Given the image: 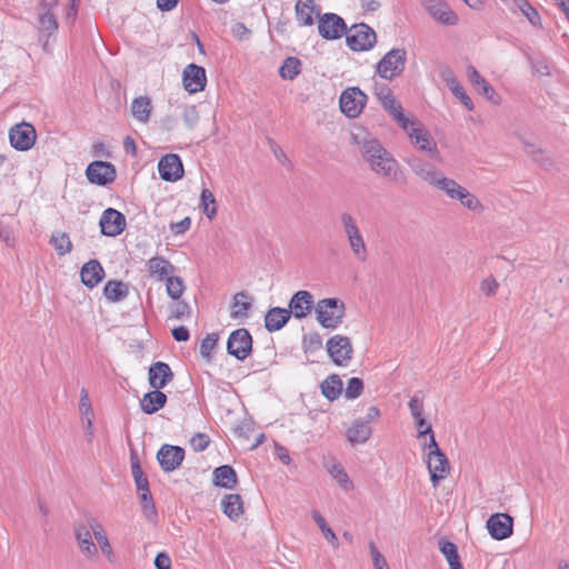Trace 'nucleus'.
Returning a JSON list of instances; mask_svg holds the SVG:
<instances>
[{
  "mask_svg": "<svg viewBox=\"0 0 569 569\" xmlns=\"http://www.w3.org/2000/svg\"><path fill=\"white\" fill-rule=\"evenodd\" d=\"M352 138L375 174L392 182L401 180L400 164L378 139L368 133H353Z\"/></svg>",
  "mask_w": 569,
  "mask_h": 569,
  "instance_id": "obj_1",
  "label": "nucleus"
},
{
  "mask_svg": "<svg viewBox=\"0 0 569 569\" xmlns=\"http://www.w3.org/2000/svg\"><path fill=\"white\" fill-rule=\"evenodd\" d=\"M408 136L411 144L419 151L426 152L435 160L440 159L437 142L425 128V126L415 117L402 114L395 121Z\"/></svg>",
  "mask_w": 569,
  "mask_h": 569,
  "instance_id": "obj_2",
  "label": "nucleus"
},
{
  "mask_svg": "<svg viewBox=\"0 0 569 569\" xmlns=\"http://www.w3.org/2000/svg\"><path fill=\"white\" fill-rule=\"evenodd\" d=\"M427 435L429 436V442L425 445V448L429 450L427 467L430 472V480L437 487L439 481L443 480L449 473L450 466L446 455L438 447L431 426L421 430L418 437L421 438Z\"/></svg>",
  "mask_w": 569,
  "mask_h": 569,
  "instance_id": "obj_3",
  "label": "nucleus"
},
{
  "mask_svg": "<svg viewBox=\"0 0 569 569\" xmlns=\"http://www.w3.org/2000/svg\"><path fill=\"white\" fill-rule=\"evenodd\" d=\"M339 220L352 256L356 260L365 262L368 259V247L356 217L349 212H342Z\"/></svg>",
  "mask_w": 569,
  "mask_h": 569,
  "instance_id": "obj_4",
  "label": "nucleus"
},
{
  "mask_svg": "<svg viewBox=\"0 0 569 569\" xmlns=\"http://www.w3.org/2000/svg\"><path fill=\"white\" fill-rule=\"evenodd\" d=\"M345 303L338 298H325L315 307L317 321L326 329L338 328L345 318Z\"/></svg>",
  "mask_w": 569,
  "mask_h": 569,
  "instance_id": "obj_5",
  "label": "nucleus"
},
{
  "mask_svg": "<svg viewBox=\"0 0 569 569\" xmlns=\"http://www.w3.org/2000/svg\"><path fill=\"white\" fill-rule=\"evenodd\" d=\"M439 191L443 192L450 200L458 201L471 212L481 213L485 210L479 198L452 178L448 177L442 186H440Z\"/></svg>",
  "mask_w": 569,
  "mask_h": 569,
  "instance_id": "obj_6",
  "label": "nucleus"
},
{
  "mask_svg": "<svg viewBox=\"0 0 569 569\" xmlns=\"http://www.w3.org/2000/svg\"><path fill=\"white\" fill-rule=\"evenodd\" d=\"M406 62L407 51L403 48H393L378 61L376 72L380 78L391 81L403 72Z\"/></svg>",
  "mask_w": 569,
  "mask_h": 569,
  "instance_id": "obj_7",
  "label": "nucleus"
},
{
  "mask_svg": "<svg viewBox=\"0 0 569 569\" xmlns=\"http://www.w3.org/2000/svg\"><path fill=\"white\" fill-rule=\"evenodd\" d=\"M406 162L416 177L437 190L440 189V186H442L448 178L435 164L418 156L409 157Z\"/></svg>",
  "mask_w": 569,
  "mask_h": 569,
  "instance_id": "obj_8",
  "label": "nucleus"
},
{
  "mask_svg": "<svg viewBox=\"0 0 569 569\" xmlns=\"http://www.w3.org/2000/svg\"><path fill=\"white\" fill-rule=\"evenodd\" d=\"M347 44L353 51H367L373 48L377 34L372 28L365 23L353 24L347 36Z\"/></svg>",
  "mask_w": 569,
  "mask_h": 569,
  "instance_id": "obj_9",
  "label": "nucleus"
},
{
  "mask_svg": "<svg viewBox=\"0 0 569 569\" xmlns=\"http://www.w3.org/2000/svg\"><path fill=\"white\" fill-rule=\"evenodd\" d=\"M339 102L342 113L357 118L367 103V96L358 87H351L342 91Z\"/></svg>",
  "mask_w": 569,
  "mask_h": 569,
  "instance_id": "obj_10",
  "label": "nucleus"
},
{
  "mask_svg": "<svg viewBox=\"0 0 569 569\" xmlns=\"http://www.w3.org/2000/svg\"><path fill=\"white\" fill-rule=\"evenodd\" d=\"M228 353L244 360L252 350V337L244 328L232 331L227 341Z\"/></svg>",
  "mask_w": 569,
  "mask_h": 569,
  "instance_id": "obj_11",
  "label": "nucleus"
},
{
  "mask_svg": "<svg viewBox=\"0 0 569 569\" xmlns=\"http://www.w3.org/2000/svg\"><path fill=\"white\" fill-rule=\"evenodd\" d=\"M327 351L336 365L346 366L352 357L351 341L346 336L336 335L327 341Z\"/></svg>",
  "mask_w": 569,
  "mask_h": 569,
  "instance_id": "obj_12",
  "label": "nucleus"
},
{
  "mask_svg": "<svg viewBox=\"0 0 569 569\" xmlns=\"http://www.w3.org/2000/svg\"><path fill=\"white\" fill-rule=\"evenodd\" d=\"M318 30L327 40L340 39L347 32L345 20L336 13H325L319 17Z\"/></svg>",
  "mask_w": 569,
  "mask_h": 569,
  "instance_id": "obj_13",
  "label": "nucleus"
},
{
  "mask_svg": "<svg viewBox=\"0 0 569 569\" xmlns=\"http://www.w3.org/2000/svg\"><path fill=\"white\" fill-rule=\"evenodd\" d=\"M37 133L34 128L27 122L16 124L10 129L9 139L11 146L20 151L31 149L36 142Z\"/></svg>",
  "mask_w": 569,
  "mask_h": 569,
  "instance_id": "obj_14",
  "label": "nucleus"
},
{
  "mask_svg": "<svg viewBox=\"0 0 569 569\" xmlns=\"http://www.w3.org/2000/svg\"><path fill=\"white\" fill-rule=\"evenodd\" d=\"M421 4L437 22L445 26L457 24L458 16L443 0H421Z\"/></svg>",
  "mask_w": 569,
  "mask_h": 569,
  "instance_id": "obj_15",
  "label": "nucleus"
},
{
  "mask_svg": "<svg viewBox=\"0 0 569 569\" xmlns=\"http://www.w3.org/2000/svg\"><path fill=\"white\" fill-rule=\"evenodd\" d=\"M101 233L108 237H117L126 229V217L113 208L106 209L99 221Z\"/></svg>",
  "mask_w": 569,
  "mask_h": 569,
  "instance_id": "obj_16",
  "label": "nucleus"
},
{
  "mask_svg": "<svg viewBox=\"0 0 569 569\" xmlns=\"http://www.w3.org/2000/svg\"><path fill=\"white\" fill-rule=\"evenodd\" d=\"M373 94L393 121L405 114L400 102L395 99L391 89L386 83L376 82L373 86Z\"/></svg>",
  "mask_w": 569,
  "mask_h": 569,
  "instance_id": "obj_17",
  "label": "nucleus"
},
{
  "mask_svg": "<svg viewBox=\"0 0 569 569\" xmlns=\"http://www.w3.org/2000/svg\"><path fill=\"white\" fill-rule=\"evenodd\" d=\"M86 176L91 183L106 186L116 179V168L107 161H93L88 166Z\"/></svg>",
  "mask_w": 569,
  "mask_h": 569,
  "instance_id": "obj_18",
  "label": "nucleus"
},
{
  "mask_svg": "<svg viewBox=\"0 0 569 569\" xmlns=\"http://www.w3.org/2000/svg\"><path fill=\"white\" fill-rule=\"evenodd\" d=\"M183 458L184 450L178 446L163 445L157 453L159 465L166 472H170L179 468Z\"/></svg>",
  "mask_w": 569,
  "mask_h": 569,
  "instance_id": "obj_19",
  "label": "nucleus"
},
{
  "mask_svg": "<svg viewBox=\"0 0 569 569\" xmlns=\"http://www.w3.org/2000/svg\"><path fill=\"white\" fill-rule=\"evenodd\" d=\"M159 174L164 181H177L183 176V166L178 154L168 153L158 163Z\"/></svg>",
  "mask_w": 569,
  "mask_h": 569,
  "instance_id": "obj_20",
  "label": "nucleus"
},
{
  "mask_svg": "<svg viewBox=\"0 0 569 569\" xmlns=\"http://www.w3.org/2000/svg\"><path fill=\"white\" fill-rule=\"evenodd\" d=\"M513 519L507 513H495L487 520V529L496 540H503L512 535Z\"/></svg>",
  "mask_w": 569,
  "mask_h": 569,
  "instance_id": "obj_21",
  "label": "nucleus"
},
{
  "mask_svg": "<svg viewBox=\"0 0 569 569\" xmlns=\"http://www.w3.org/2000/svg\"><path fill=\"white\" fill-rule=\"evenodd\" d=\"M184 89L190 93H197L204 89L207 77L204 68L194 63L188 64L182 73Z\"/></svg>",
  "mask_w": 569,
  "mask_h": 569,
  "instance_id": "obj_22",
  "label": "nucleus"
},
{
  "mask_svg": "<svg viewBox=\"0 0 569 569\" xmlns=\"http://www.w3.org/2000/svg\"><path fill=\"white\" fill-rule=\"evenodd\" d=\"M313 308V296L307 290L297 291L290 299V315L297 319L306 318Z\"/></svg>",
  "mask_w": 569,
  "mask_h": 569,
  "instance_id": "obj_23",
  "label": "nucleus"
},
{
  "mask_svg": "<svg viewBox=\"0 0 569 569\" xmlns=\"http://www.w3.org/2000/svg\"><path fill=\"white\" fill-rule=\"evenodd\" d=\"M467 76L470 83L475 89L482 96H485L491 103L499 104L500 98L490 86V83L477 71L473 66H469L467 69Z\"/></svg>",
  "mask_w": 569,
  "mask_h": 569,
  "instance_id": "obj_24",
  "label": "nucleus"
},
{
  "mask_svg": "<svg viewBox=\"0 0 569 569\" xmlns=\"http://www.w3.org/2000/svg\"><path fill=\"white\" fill-rule=\"evenodd\" d=\"M173 379V372L170 366L162 361H157L149 368V383L152 389H163Z\"/></svg>",
  "mask_w": 569,
  "mask_h": 569,
  "instance_id": "obj_25",
  "label": "nucleus"
},
{
  "mask_svg": "<svg viewBox=\"0 0 569 569\" xmlns=\"http://www.w3.org/2000/svg\"><path fill=\"white\" fill-rule=\"evenodd\" d=\"M147 271L151 278L158 281L166 280L169 276L173 274L174 267L163 257H152L147 261Z\"/></svg>",
  "mask_w": 569,
  "mask_h": 569,
  "instance_id": "obj_26",
  "label": "nucleus"
},
{
  "mask_svg": "<svg viewBox=\"0 0 569 569\" xmlns=\"http://www.w3.org/2000/svg\"><path fill=\"white\" fill-rule=\"evenodd\" d=\"M81 281L88 288H94L104 277V270L98 260H90L81 268Z\"/></svg>",
  "mask_w": 569,
  "mask_h": 569,
  "instance_id": "obj_27",
  "label": "nucleus"
},
{
  "mask_svg": "<svg viewBox=\"0 0 569 569\" xmlns=\"http://www.w3.org/2000/svg\"><path fill=\"white\" fill-rule=\"evenodd\" d=\"M223 513L232 521H237L243 513L242 498L238 493H228L221 500Z\"/></svg>",
  "mask_w": 569,
  "mask_h": 569,
  "instance_id": "obj_28",
  "label": "nucleus"
},
{
  "mask_svg": "<svg viewBox=\"0 0 569 569\" xmlns=\"http://www.w3.org/2000/svg\"><path fill=\"white\" fill-rule=\"evenodd\" d=\"M290 319V311L284 308H271L264 317V327L269 332L280 330Z\"/></svg>",
  "mask_w": 569,
  "mask_h": 569,
  "instance_id": "obj_29",
  "label": "nucleus"
},
{
  "mask_svg": "<svg viewBox=\"0 0 569 569\" xmlns=\"http://www.w3.org/2000/svg\"><path fill=\"white\" fill-rule=\"evenodd\" d=\"M167 402V396L161 389H153L147 392L141 399V409L148 415H152L164 407Z\"/></svg>",
  "mask_w": 569,
  "mask_h": 569,
  "instance_id": "obj_30",
  "label": "nucleus"
},
{
  "mask_svg": "<svg viewBox=\"0 0 569 569\" xmlns=\"http://www.w3.org/2000/svg\"><path fill=\"white\" fill-rule=\"evenodd\" d=\"M442 79L447 82L448 87L450 88L452 94L458 98L461 103L468 109H473V102L471 99L466 94L462 86L453 74V72L449 69H446L441 73Z\"/></svg>",
  "mask_w": 569,
  "mask_h": 569,
  "instance_id": "obj_31",
  "label": "nucleus"
},
{
  "mask_svg": "<svg viewBox=\"0 0 569 569\" xmlns=\"http://www.w3.org/2000/svg\"><path fill=\"white\" fill-rule=\"evenodd\" d=\"M326 470L330 473V476L337 481V483L346 491H349L353 488V483L350 480L348 473L343 469V467L337 462L333 458H330L323 463Z\"/></svg>",
  "mask_w": 569,
  "mask_h": 569,
  "instance_id": "obj_32",
  "label": "nucleus"
},
{
  "mask_svg": "<svg viewBox=\"0 0 569 569\" xmlns=\"http://www.w3.org/2000/svg\"><path fill=\"white\" fill-rule=\"evenodd\" d=\"M370 426L362 420H356L347 430L346 436L352 445L365 443L371 436Z\"/></svg>",
  "mask_w": 569,
  "mask_h": 569,
  "instance_id": "obj_33",
  "label": "nucleus"
},
{
  "mask_svg": "<svg viewBox=\"0 0 569 569\" xmlns=\"http://www.w3.org/2000/svg\"><path fill=\"white\" fill-rule=\"evenodd\" d=\"M213 483L226 489H233L237 485V475L232 467L224 465L214 469Z\"/></svg>",
  "mask_w": 569,
  "mask_h": 569,
  "instance_id": "obj_34",
  "label": "nucleus"
},
{
  "mask_svg": "<svg viewBox=\"0 0 569 569\" xmlns=\"http://www.w3.org/2000/svg\"><path fill=\"white\" fill-rule=\"evenodd\" d=\"M252 300L246 291L237 292L232 298L231 318L239 319L248 317Z\"/></svg>",
  "mask_w": 569,
  "mask_h": 569,
  "instance_id": "obj_35",
  "label": "nucleus"
},
{
  "mask_svg": "<svg viewBox=\"0 0 569 569\" xmlns=\"http://www.w3.org/2000/svg\"><path fill=\"white\" fill-rule=\"evenodd\" d=\"M316 4L313 0H298L296 3V17L300 24L312 26ZM319 16V13L317 12Z\"/></svg>",
  "mask_w": 569,
  "mask_h": 569,
  "instance_id": "obj_36",
  "label": "nucleus"
},
{
  "mask_svg": "<svg viewBox=\"0 0 569 569\" xmlns=\"http://www.w3.org/2000/svg\"><path fill=\"white\" fill-rule=\"evenodd\" d=\"M152 111L151 100L148 97H138L131 103V113L141 123H147Z\"/></svg>",
  "mask_w": 569,
  "mask_h": 569,
  "instance_id": "obj_37",
  "label": "nucleus"
},
{
  "mask_svg": "<svg viewBox=\"0 0 569 569\" xmlns=\"http://www.w3.org/2000/svg\"><path fill=\"white\" fill-rule=\"evenodd\" d=\"M322 395L330 401L339 398L342 392V381L337 375H331L325 379L321 385Z\"/></svg>",
  "mask_w": 569,
  "mask_h": 569,
  "instance_id": "obj_38",
  "label": "nucleus"
},
{
  "mask_svg": "<svg viewBox=\"0 0 569 569\" xmlns=\"http://www.w3.org/2000/svg\"><path fill=\"white\" fill-rule=\"evenodd\" d=\"M92 531L86 527H80L76 530V538L80 550L88 557L97 555V547L92 541Z\"/></svg>",
  "mask_w": 569,
  "mask_h": 569,
  "instance_id": "obj_39",
  "label": "nucleus"
},
{
  "mask_svg": "<svg viewBox=\"0 0 569 569\" xmlns=\"http://www.w3.org/2000/svg\"><path fill=\"white\" fill-rule=\"evenodd\" d=\"M103 293L112 302L120 301L128 296V286L121 281L111 280L106 283Z\"/></svg>",
  "mask_w": 569,
  "mask_h": 569,
  "instance_id": "obj_40",
  "label": "nucleus"
},
{
  "mask_svg": "<svg viewBox=\"0 0 569 569\" xmlns=\"http://www.w3.org/2000/svg\"><path fill=\"white\" fill-rule=\"evenodd\" d=\"M439 547L440 551L446 557L450 569H463L455 543L447 540H440Z\"/></svg>",
  "mask_w": 569,
  "mask_h": 569,
  "instance_id": "obj_41",
  "label": "nucleus"
},
{
  "mask_svg": "<svg viewBox=\"0 0 569 569\" xmlns=\"http://www.w3.org/2000/svg\"><path fill=\"white\" fill-rule=\"evenodd\" d=\"M50 243L59 256H66L72 250V242L66 232L54 231L51 234Z\"/></svg>",
  "mask_w": 569,
  "mask_h": 569,
  "instance_id": "obj_42",
  "label": "nucleus"
},
{
  "mask_svg": "<svg viewBox=\"0 0 569 569\" xmlns=\"http://www.w3.org/2000/svg\"><path fill=\"white\" fill-rule=\"evenodd\" d=\"M515 136L523 143L526 153L530 156L535 161L540 162L545 167L549 163V158L545 154V151L542 149H540L535 143L528 141L519 132H515Z\"/></svg>",
  "mask_w": 569,
  "mask_h": 569,
  "instance_id": "obj_43",
  "label": "nucleus"
},
{
  "mask_svg": "<svg viewBox=\"0 0 569 569\" xmlns=\"http://www.w3.org/2000/svg\"><path fill=\"white\" fill-rule=\"evenodd\" d=\"M89 528L92 531V535L94 536L101 551L107 556H110L112 553V548L103 530V527L98 521L91 520L89 522Z\"/></svg>",
  "mask_w": 569,
  "mask_h": 569,
  "instance_id": "obj_44",
  "label": "nucleus"
},
{
  "mask_svg": "<svg viewBox=\"0 0 569 569\" xmlns=\"http://www.w3.org/2000/svg\"><path fill=\"white\" fill-rule=\"evenodd\" d=\"M300 60L296 57H288L280 67L281 78L292 80L300 73Z\"/></svg>",
  "mask_w": 569,
  "mask_h": 569,
  "instance_id": "obj_45",
  "label": "nucleus"
},
{
  "mask_svg": "<svg viewBox=\"0 0 569 569\" xmlns=\"http://www.w3.org/2000/svg\"><path fill=\"white\" fill-rule=\"evenodd\" d=\"M513 6L519 9L532 26H540L541 19L538 11L528 0H512Z\"/></svg>",
  "mask_w": 569,
  "mask_h": 569,
  "instance_id": "obj_46",
  "label": "nucleus"
},
{
  "mask_svg": "<svg viewBox=\"0 0 569 569\" xmlns=\"http://www.w3.org/2000/svg\"><path fill=\"white\" fill-rule=\"evenodd\" d=\"M312 518L321 530L327 541L335 548H338V538L332 529L327 525L326 519L320 515L319 511H312Z\"/></svg>",
  "mask_w": 569,
  "mask_h": 569,
  "instance_id": "obj_47",
  "label": "nucleus"
},
{
  "mask_svg": "<svg viewBox=\"0 0 569 569\" xmlns=\"http://www.w3.org/2000/svg\"><path fill=\"white\" fill-rule=\"evenodd\" d=\"M167 293L173 300H178L184 291V284L181 278L169 276L166 279Z\"/></svg>",
  "mask_w": 569,
  "mask_h": 569,
  "instance_id": "obj_48",
  "label": "nucleus"
},
{
  "mask_svg": "<svg viewBox=\"0 0 569 569\" xmlns=\"http://www.w3.org/2000/svg\"><path fill=\"white\" fill-rule=\"evenodd\" d=\"M201 204L204 214L212 220L217 214L216 198L209 189H203L201 192Z\"/></svg>",
  "mask_w": 569,
  "mask_h": 569,
  "instance_id": "obj_49",
  "label": "nucleus"
},
{
  "mask_svg": "<svg viewBox=\"0 0 569 569\" xmlns=\"http://www.w3.org/2000/svg\"><path fill=\"white\" fill-rule=\"evenodd\" d=\"M170 315L177 320H184L191 317V308L186 301H177L170 306Z\"/></svg>",
  "mask_w": 569,
  "mask_h": 569,
  "instance_id": "obj_50",
  "label": "nucleus"
},
{
  "mask_svg": "<svg viewBox=\"0 0 569 569\" xmlns=\"http://www.w3.org/2000/svg\"><path fill=\"white\" fill-rule=\"evenodd\" d=\"M181 118L189 129H193L199 122L200 116L196 106H184L182 108Z\"/></svg>",
  "mask_w": 569,
  "mask_h": 569,
  "instance_id": "obj_51",
  "label": "nucleus"
},
{
  "mask_svg": "<svg viewBox=\"0 0 569 569\" xmlns=\"http://www.w3.org/2000/svg\"><path fill=\"white\" fill-rule=\"evenodd\" d=\"M362 390L363 383L361 379L353 377L348 381L347 388L345 390V397L347 399H356L362 393Z\"/></svg>",
  "mask_w": 569,
  "mask_h": 569,
  "instance_id": "obj_52",
  "label": "nucleus"
},
{
  "mask_svg": "<svg viewBox=\"0 0 569 569\" xmlns=\"http://www.w3.org/2000/svg\"><path fill=\"white\" fill-rule=\"evenodd\" d=\"M218 342V335L217 333H209L207 335L203 340L201 341L200 346V353L204 358H209L212 350L217 346Z\"/></svg>",
  "mask_w": 569,
  "mask_h": 569,
  "instance_id": "obj_53",
  "label": "nucleus"
},
{
  "mask_svg": "<svg viewBox=\"0 0 569 569\" xmlns=\"http://www.w3.org/2000/svg\"><path fill=\"white\" fill-rule=\"evenodd\" d=\"M39 23L42 30L48 31L49 33L54 32L58 29V21L53 13L50 11L44 12L39 18Z\"/></svg>",
  "mask_w": 569,
  "mask_h": 569,
  "instance_id": "obj_54",
  "label": "nucleus"
},
{
  "mask_svg": "<svg viewBox=\"0 0 569 569\" xmlns=\"http://www.w3.org/2000/svg\"><path fill=\"white\" fill-rule=\"evenodd\" d=\"M139 498L142 503L143 511L148 518L156 515V507L150 493V490L147 491H140Z\"/></svg>",
  "mask_w": 569,
  "mask_h": 569,
  "instance_id": "obj_55",
  "label": "nucleus"
},
{
  "mask_svg": "<svg viewBox=\"0 0 569 569\" xmlns=\"http://www.w3.org/2000/svg\"><path fill=\"white\" fill-rule=\"evenodd\" d=\"M370 553L373 561L375 569H389L385 557L380 553L373 542L369 543Z\"/></svg>",
  "mask_w": 569,
  "mask_h": 569,
  "instance_id": "obj_56",
  "label": "nucleus"
},
{
  "mask_svg": "<svg viewBox=\"0 0 569 569\" xmlns=\"http://www.w3.org/2000/svg\"><path fill=\"white\" fill-rule=\"evenodd\" d=\"M209 442L210 439L206 433H197L190 440L191 447L198 452L203 451L208 447Z\"/></svg>",
  "mask_w": 569,
  "mask_h": 569,
  "instance_id": "obj_57",
  "label": "nucleus"
},
{
  "mask_svg": "<svg viewBox=\"0 0 569 569\" xmlns=\"http://www.w3.org/2000/svg\"><path fill=\"white\" fill-rule=\"evenodd\" d=\"M499 284L493 277L485 278L480 283V289L486 296H493L497 292Z\"/></svg>",
  "mask_w": 569,
  "mask_h": 569,
  "instance_id": "obj_58",
  "label": "nucleus"
},
{
  "mask_svg": "<svg viewBox=\"0 0 569 569\" xmlns=\"http://www.w3.org/2000/svg\"><path fill=\"white\" fill-rule=\"evenodd\" d=\"M409 410L411 412V416L413 418H419L423 413V402L418 396H413L409 403H408Z\"/></svg>",
  "mask_w": 569,
  "mask_h": 569,
  "instance_id": "obj_59",
  "label": "nucleus"
},
{
  "mask_svg": "<svg viewBox=\"0 0 569 569\" xmlns=\"http://www.w3.org/2000/svg\"><path fill=\"white\" fill-rule=\"evenodd\" d=\"M232 34L239 39V40H247L250 34H251V31L241 22H237L232 26Z\"/></svg>",
  "mask_w": 569,
  "mask_h": 569,
  "instance_id": "obj_60",
  "label": "nucleus"
},
{
  "mask_svg": "<svg viewBox=\"0 0 569 569\" xmlns=\"http://www.w3.org/2000/svg\"><path fill=\"white\" fill-rule=\"evenodd\" d=\"M191 226V219L186 217L179 222L171 223L170 230L173 234H182L184 233Z\"/></svg>",
  "mask_w": 569,
  "mask_h": 569,
  "instance_id": "obj_61",
  "label": "nucleus"
},
{
  "mask_svg": "<svg viewBox=\"0 0 569 569\" xmlns=\"http://www.w3.org/2000/svg\"><path fill=\"white\" fill-rule=\"evenodd\" d=\"M157 569H171V559L166 552H159L154 559Z\"/></svg>",
  "mask_w": 569,
  "mask_h": 569,
  "instance_id": "obj_62",
  "label": "nucleus"
},
{
  "mask_svg": "<svg viewBox=\"0 0 569 569\" xmlns=\"http://www.w3.org/2000/svg\"><path fill=\"white\" fill-rule=\"evenodd\" d=\"M171 332H172V337L174 338V340L179 341V342L188 341L190 338L189 330L183 326L172 329Z\"/></svg>",
  "mask_w": 569,
  "mask_h": 569,
  "instance_id": "obj_63",
  "label": "nucleus"
},
{
  "mask_svg": "<svg viewBox=\"0 0 569 569\" xmlns=\"http://www.w3.org/2000/svg\"><path fill=\"white\" fill-rule=\"evenodd\" d=\"M80 409L83 410L86 415L91 412V405L88 391L86 389L81 390V397H80Z\"/></svg>",
  "mask_w": 569,
  "mask_h": 569,
  "instance_id": "obj_64",
  "label": "nucleus"
}]
</instances>
